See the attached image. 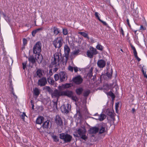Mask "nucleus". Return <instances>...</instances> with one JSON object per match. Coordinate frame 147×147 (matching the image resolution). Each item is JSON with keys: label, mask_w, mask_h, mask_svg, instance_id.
Instances as JSON below:
<instances>
[{"label": "nucleus", "mask_w": 147, "mask_h": 147, "mask_svg": "<svg viewBox=\"0 0 147 147\" xmlns=\"http://www.w3.org/2000/svg\"><path fill=\"white\" fill-rule=\"evenodd\" d=\"M54 60L51 61V65H52V67H55L53 70V71L55 72L58 69L57 67H56L59 64V61L62 57L61 54L60 52L56 53L54 54Z\"/></svg>", "instance_id": "1"}, {"label": "nucleus", "mask_w": 147, "mask_h": 147, "mask_svg": "<svg viewBox=\"0 0 147 147\" xmlns=\"http://www.w3.org/2000/svg\"><path fill=\"white\" fill-rule=\"evenodd\" d=\"M64 51L65 55L62 58L61 61L63 63L66 64L67 62L69 54L70 51V48L67 44L65 45L64 47Z\"/></svg>", "instance_id": "2"}, {"label": "nucleus", "mask_w": 147, "mask_h": 147, "mask_svg": "<svg viewBox=\"0 0 147 147\" xmlns=\"http://www.w3.org/2000/svg\"><path fill=\"white\" fill-rule=\"evenodd\" d=\"M63 40L62 37L60 36L55 38L53 41V44L55 48H60L62 45Z\"/></svg>", "instance_id": "3"}, {"label": "nucleus", "mask_w": 147, "mask_h": 147, "mask_svg": "<svg viewBox=\"0 0 147 147\" xmlns=\"http://www.w3.org/2000/svg\"><path fill=\"white\" fill-rule=\"evenodd\" d=\"M59 138L64 141L65 143L69 142L72 138L70 135L66 133H62L59 134Z\"/></svg>", "instance_id": "4"}, {"label": "nucleus", "mask_w": 147, "mask_h": 147, "mask_svg": "<svg viewBox=\"0 0 147 147\" xmlns=\"http://www.w3.org/2000/svg\"><path fill=\"white\" fill-rule=\"evenodd\" d=\"M98 53V51L96 49L93 47H90L87 51V55L89 58H92L94 55L97 54Z\"/></svg>", "instance_id": "5"}, {"label": "nucleus", "mask_w": 147, "mask_h": 147, "mask_svg": "<svg viewBox=\"0 0 147 147\" xmlns=\"http://www.w3.org/2000/svg\"><path fill=\"white\" fill-rule=\"evenodd\" d=\"M42 44L40 42H37L33 47V52L34 54H38L41 51Z\"/></svg>", "instance_id": "6"}, {"label": "nucleus", "mask_w": 147, "mask_h": 147, "mask_svg": "<svg viewBox=\"0 0 147 147\" xmlns=\"http://www.w3.org/2000/svg\"><path fill=\"white\" fill-rule=\"evenodd\" d=\"M71 106L68 103L64 104L62 105L61 110L62 112L64 113L67 114L71 110Z\"/></svg>", "instance_id": "7"}, {"label": "nucleus", "mask_w": 147, "mask_h": 147, "mask_svg": "<svg viewBox=\"0 0 147 147\" xmlns=\"http://www.w3.org/2000/svg\"><path fill=\"white\" fill-rule=\"evenodd\" d=\"M55 123L58 127H62L63 126V121L60 116L56 115L55 118Z\"/></svg>", "instance_id": "8"}, {"label": "nucleus", "mask_w": 147, "mask_h": 147, "mask_svg": "<svg viewBox=\"0 0 147 147\" xmlns=\"http://www.w3.org/2000/svg\"><path fill=\"white\" fill-rule=\"evenodd\" d=\"M73 82L76 84L79 85L81 84L83 81V79L80 75H78L72 79Z\"/></svg>", "instance_id": "9"}, {"label": "nucleus", "mask_w": 147, "mask_h": 147, "mask_svg": "<svg viewBox=\"0 0 147 147\" xmlns=\"http://www.w3.org/2000/svg\"><path fill=\"white\" fill-rule=\"evenodd\" d=\"M59 75L60 82H64L67 80V76L65 72L64 71H61L59 73Z\"/></svg>", "instance_id": "10"}, {"label": "nucleus", "mask_w": 147, "mask_h": 147, "mask_svg": "<svg viewBox=\"0 0 147 147\" xmlns=\"http://www.w3.org/2000/svg\"><path fill=\"white\" fill-rule=\"evenodd\" d=\"M47 83L46 78L45 77H42L38 80V84L40 86H43L45 85Z\"/></svg>", "instance_id": "11"}, {"label": "nucleus", "mask_w": 147, "mask_h": 147, "mask_svg": "<svg viewBox=\"0 0 147 147\" xmlns=\"http://www.w3.org/2000/svg\"><path fill=\"white\" fill-rule=\"evenodd\" d=\"M62 91H59L58 90H55L52 94V97H59L60 96H62Z\"/></svg>", "instance_id": "12"}, {"label": "nucleus", "mask_w": 147, "mask_h": 147, "mask_svg": "<svg viewBox=\"0 0 147 147\" xmlns=\"http://www.w3.org/2000/svg\"><path fill=\"white\" fill-rule=\"evenodd\" d=\"M98 131V128L96 127H93L90 128L88 130L89 134H95Z\"/></svg>", "instance_id": "13"}, {"label": "nucleus", "mask_w": 147, "mask_h": 147, "mask_svg": "<svg viewBox=\"0 0 147 147\" xmlns=\"http://www.w3.org/2000/svg\"><path fill=\"white\" fill-rule=\"evenodd\" d=\"M98 66L100 68L104 67L106 65L105 61L103 59H100L98 61L97 63Z\"/></svg>", "instance_id": "14"}, {"label": "nucleus", "mask_w": 147, "mask_h": 147, "mask_svg": "<svg viewBox=\"0 0 147 147\" xmlns=\"http://www.w3.org/2000/svg\"><path fill=\"white\" fill-rule=\"evenodd\" d=\"M130 45L132 49L133 50V53L134 56L136 59L138 61H139L141 60V59L138 56V54L136 50L135 47L131 43L130 44Z\"/></svg>", "instance_id": "15"}, {"label": "nucleus", "mask_w": 147, "mask_h": 147, "mask_svg": "<svg viewBox=\"0 0 147 147\" xmlns=\"http://www.w3.org/2000/svg\"><path fill=\"white\" fill-rule=\"evenodd\" d=\"M98 128L99 134H102L105 132L106 130L105 126L102 124H100L98 125Z\"/></svg>", "instance_id": "16"}, {"label": "nucleus", "mask_w": 147, "mask_h": 147, "mask_svg": "<svg viewBox=\"0 0 147 147\" xmlns=\"http://www.w3.org/2000/svg\"><path fill=\"white\" fill-rule=\"evenodd\" d=\"M62 96H67L69 97H71L73 95V93L71 91L66 90L65 91H62Z\"/></svg>", "instance_id": "17"}, {"label": "nucleus", "mask_w": 147, "mask_h": 147, "mask_svg": "<svg viewBox=\"0 0 147 147\" xmlns=\"http://www.w3.org/2000/svg\"><path fill=\"white\" fill-rule=\"evenodd\" d=\"M86 130L84 126L81 127L80 128L78 129L77 130L78 133L80 136L83 134H86Z\"/></svg>", "instance_id": "18"}, {"label": "nucleus", "mask_w": 147, "mask_h": 147, "mask_svg": "<svg viewBox=\"0 0 147 147\" xmlns=\"http://www.w3.org/2000/svg\"><path fill=\"white\" fill-rule=\"evenodd\" d=\"M42 76V70L40 69H38L36 71V73L34 75L35 77L40 78Z\"/></svg>", "instance_id": "19"}, {"label": "nucleus", "mask_w": 147, "mask_h": 147, "mask_svg": "<svg viewBox=\"0 0 147 147\" xmlns=\"http://www.w3.org/2000/svg\"><path fill=\"white\" fill-rule=\"evenodd\" d=\"M92 118L96 120H99L100 121H101L105 119V116L102 113L100 115H98V118H94L93 117Z\"/></svg>", "instance_id": "20"}, {"label": "nucleus", "mask_w": 147, "mask_h": 147, "mask_svg": "<svg viewBox=\"0 0 147 147\" xmlns=\"http://www.w3.org/2000/svg\"><path fill=\"white\" fill-rule=\"evenodd\" d=\"M79 52L80 50L79 49L74 51L71 53L70 56V58L72 59L75 57L76 56L78 55Z\"/></svg>", "instance_id": "21"}, {"label": "nucleus", "mask_w": 147, "mask_h": 147, "mask_svg": "<svg viewBox=\"0 0 147 147\" xmlns=\"http://www.w3.org/2000/svg\"><path fill=\"white\" fill-rule=\"evenodd\" d=\"M50 125V121L47 120L44 122L42 125V127L44 129H48Z\"/></svg>", "instance_id": "22"}, {"label": "nucleus", "mask_w": 147, "mask_h": 147, "mask_svg": "<svg viewBox=\"0 0 147 147\" xmlns=\"http://www.w3.org/2000/svg\"><path fill=\"white\" fill-rule=\"evenodd\" d=\"M44 118L43 117L40 116L38 117L36 119V123L38 124H41L42 122L44 121Z\"/></svg>", "instance_id": "23"}, {"label": "nucleus", "mask_w": 147, "mask_h": 147, "mask_svg": "<svg viewBox=\"0 0 147 147\" xmlns=\"http://www.w3.org/2000/svg\"><path fill=\"white\" fill-rule=\"evenodd\" d=\"M106 90H104V92L107 95L111 96L113 99H114L115 97V95L111 91H110L109 92H106L105 91Z\"/></svg>", "instance_id": "24"}, {"label": "nucleus", "mask_w": 147, "mask_h": 147, "mask_svg": "<svg viewBox=\"0 0 147 147\" xmlns=\"http://www.w3.org/2000/svg\"><path fill=\"white\" fill-rule=\"evenodd\" d=\"M111 84H106L103 87V91L105 89L106 90L105 91L106 92H108L109 90L111 89Z\"/></svg>", "instance_id": "25"}, {"label": "nucleus", "mask_w": 147, "mask_h": 147, "mask_svg": "<svg viewBox=\"0 0 147 147\" xmlns=\"http://www.w3.org/2000/svg\"><path fill=\"white\" fill-rule=\"evenodd\" d=\"M134 7H132V6L131 8L132 9L131 12H132V15L134 17H136L138 15V11L137 10H135L134 9Z\"/></svg>", "instance_id": "26"}, {"label": "nucleus", "mask_w": 147, "mask_h": 147, "mask_svg": "<svg viewBox=\"0 0 147 147\" xmlns=\"http://www.w3.org/2000/svg\"><path fill=\"white\" fill-rule=\"evenodd\" d=\"M63 88L64 89L68 88L72 86V85L71 83H66L62 84Z\"/></svg>", "instance_id": "27"}, {"label": "nucleus", "mask_w": 147, "mask_h": 147, "mask_svg": "<svg viewBox=\"0 0 147 147\" xmlns=\"http://www.w3.org/2000/svg\"><path fill=\"white\" fill-rule=\"evenodd\" d=\"M107 115L110 116L111 118H113L114 117V113L110 111V110H107Z\"/></svg>", "instance_id": "28"}, {"label": "nucleus", "mask_w": 147, "mask_h": 147, "mask_svg": "<svg viewBox=\"0 0 147 147\" xmlns=\"http://www.w3.org/2000/svg\"><path fill=\"white\" fill-rule=\"evenodd\" d=\"M78 34H80L85 38H86L88 39H89V38L88 34L84 32H78Z\"/></svg>", "instance_id": "29"}, {"label": "nucleus", "mask_w": 147, "mask_h": 147, "mask_svg": "<svg viewBox=\"0 0 147 147\" xmlns=\"http://www.w3.org/2000/svg\"><path fill=\"white\" fill-rule=\"evenodd\" d=\"M83 90L82 88H77L76 90V94L79 95L81 94Z\"/></svg>", "instance_id": "30"}, {"label": "nucleus", "mask_w": 147, "mask_h": 147, "mask_svg": "<svg viewBox=\"0 0 147 147\" xmlns=\"http://www.w3.org/2000/svg\"><path fill=\"white\" fill-rule=\"evenodd\" d=\"M113 70L112 69H111L110 72L107 71L106 73V75L109 78H111L112 75Z\"/></svg>", "instance_id": "31"}, {"label": "nucleus", "mask_w": 147, "mask_h": 147, "mask_svg": "<svg viewBox=\"0 0 147 147\" xmlns=\"http://www.w3.org/2000/svg\"><path fill=\"white\" fill-rule=\"evenodd\" d=\"M53 28V32L54 34L56 35H57L60 32V31L59 30V29L55 26Z\"/></svg>", "instance_id": "32"}, {"label": "nucleus", "mask_w": 147, "mask_h": 147, "mask_svg": "<svg viewBox=\"0 0 147 147\" xmlns=\"http://www.w3.org/2000/svg\"><path fill=\"white\" fill-rule=\"evenodd\" d=\"M28 59L29 61L33 64L35 62V59L34 57L32 56H30Z\"/></svg>", "instance_id": "33"}, {"label": "nucleus", "mask_w": 147, "mask_h": 147, "mask_svg": "<svg viewBox=\"0 0 147 147\" xmlns=\"http://www.w3.org/2000/svg\"><path fill=\"white\" fill-rule=\"evenodd\" d=\"M51 137L53 139L54 142H57L59 141V138L53 134L51 135Z\"/></svg>", "instance_id": "34"}, {"label": "nucleus", "mask_w": 147, "mask_h": 147, "mask_svg": "<svg viewBox=\"0 0 147 147\" xmlns=\"http://www.w3.org/2000/svg\"><path fill=\"white\" fill-rule=\"evenodd\" d=\"M34 92L35 95L38 96L40 93L39 90L37 88H35L34 90Z\"/></svg>", "instance_id": "35"}, {"label": "nucleus", "mask_w": 147, "mask_h": 147, "mask_svg": "<svg viewBox=\"0 0 147 147\" xmlns=\"http://www.w3.org/2000/svg\"><path fill=\"white\" fill-rule=\"evenodd\" d=\"M47 80L48 82L50 84H51L52 85H53L54 84L55 81L53 79L50 78H48Z\"/></svg>", "instance_id": "36"}, {"label": "nucleus", "mask_w": 147, "mask_h": 147, "mask_svg": "<svg viewBox=\"0 0 147 147\" xmlns=\"http://www.w3.org/2000/svg\"><path fill=\"white\" fill-rule=\"evenodd\" d=\"M11 83H12V82L10 81V84L11 85L10 87H11V89L12 90V93L13 96H14V98H15V99L16 100V99H17V96L15 94V93L13 91V87L11 86Z\"/></svg>", "instance_id": "37"}, {"label": "nucleus", "mask_w": 147, "mask_h": 147, "mask_svg": "<svg viewBox=\"0 0 147 147\" xmlns=\"http://www.w3.org/2000/svg\"><path fill=\"white\" fill-rule=\"evenodd\" d=\"M96 48L98 50L101 51H102L103 50L104 47L103 46H102L100 44H98L96 46Z\"/></svg>", "instance_id": "38"}, {"label": "nucleus", "mask_w": 147, "mask_h": 147, "mask_svg": "<svg viewBox=\"0 0 147 147\" xmlns=\"http://www.w3.org/2000/svg\"><path fill=\"white\" fill-rule=\"evenodd\" d=\"M134 40L135 42L136 43L137 45H138L139 44V42L138 41V39L137 35L136 34H135V37L134 38Z\"/></svg>", "instance_id": "39"}, {"label": "nucleus", "mask_w": 147, "mask_h": 147, "mask_svg": "<svg viewBox=\"0 0 147 147\" xmlns=\"http://www.w3.org/2000/svg\"><path fill=\"white\" fill-rule=\"evenodd\" d=\"M92 68H91L88 74V75L89 77H91V76H92Z\"/></svg>", "instance_id": "40"}, {"label": "nucleus", "mask_w": 147, "mask_h": 147, "mask_svg": "<svg viewBox=\"0 0 147 147\" xmlns=\"http://www.w3.org/2000/svg\"><path fill=\"white\" fill-rule=\"evenodd\" d=\"M81 138L83 140H86L87 139V137L86 136L85 134H83L80 136Z\"/></svg>", "instance_id": "41"}, {"label": "nucleus", "mask_w": 147, "mask_h": 147, "mask_svg": "<svg viewBox=\"0 0 147 147\" xmlns=\"http://www.w3.org/2000/svg\"><path fill=\"white\" fill-rule=\"evenodd\" d=\"M90 91L89 90H87L85 91L83 94L84 96H88L90 93Z\"/></svg>", "instance_id": "42"}, {"label": "nucleus", "mask_w": 147, "mask_h": 147, "mask_svg": "<svg viewBox=\"0 0 147 147\" xmlns=\"http://www.w3.org/2000/svg\"><path fill=\"white\" fill-rule=\"evenodd\" d=\"M70 98H71V99L75 102H76L78 100L77 97L76 96H74L73 95Z\"/></svg>", "instance_id": "43"}, {"label": "nucleus", "mask_w": 147, "mask_h": 147, "mask_svg": "<svg viewBox=\"0 0 147 147\" xmlns=\"http://www.w3.org/2000/svg\"><path fill=\"white\" fill-rule=\"evenodd\" d=\"M95 16L96 17L99 21L100 20H101L100 19V17L99 16L100 15V14H99V13L97 12H95Z\"/></svg>", "instance_id": "44"}, {"label": "nucleus", "mask_w": 147, "mask_h": 147, "mask_svg": "<svg viewBox=\"0 0 147 147\" xmlns=\"http://www.w3.org/2000/svg\"><path fill=\"white\" fill-rule=\"evenodd\" d=\"M54 78L55 81H57L59 79V74H56L54 75Z\"/></svg>", "instance_id": "45"}, {"label": "nucleus", "mask_w": 147, "mask_h": 147, "mask_svg": "<svg viewBox=\"0 0 147 147\" xmlns=\"http://www.w3.org/2000/svg\"><path fill=\"white\" fill-rule=\"evenodd\" d=\"M39 57H40V55H38V56L37 57L38 59H36V60H37L38 62V63H41L42 61V57H40V59H39Z\"/></svg>", "instance_id": "46"}, {"label": "nucleus", "mask_w": 147, "mask_h": 147, "mask_svg": "<svg viewBox=\"0 0 147 147\" xmlns=\"http://www.w3.org/2000/svg\"><path fill=\"white\" fill-rule=\"evenodd\" d=\"M63 32L64 35H66L68 33L67 30L65 28L63 29Z\"/></svg>", "instance_id": "47"}, {"label": "nucleus", "mask_w": 147, "mask_h": 147, "mask_svg": "<svg viewBox=\"0 0 147 147\" xmlns=\"http://www.w3.org/2000/svg\"><path fill=\"white\" fill-rule=\"evenodd\" d=\"M25 116H26V113L24 112H23L21 115V118L24 120Z\"/></svg>", "instance_id": "48"}, {"label": "nucleus", "mask_w": 147, "mask_h": 147, "mask_svg": "<svg viewBox=\"0 0 147 147\" xmlns=\"http://www.w3.org/2000/svg\"><path fill=\"white\" fill-rule=\"evenodd\" d=\"M99 21L101 22L102 23L103 25L105 26H107L108 25V24L105 22L101 20H99Z\"/></svg>", "instance_id": "49"}, {"label": "nucleus", "mask_w": 147, "mask_h": 147, "mask_svg": "<svg viewBox=\"0 0 147 147\" xmlns=\"http://www.w3.org/2000/svg\"><path fill=\"white\" fill-rule=\"evenodd\" d=\"M119 102H117L115 103V109L117 111V110L118 109V108L119 107Z\"/></svg>", "instance_id": "50"}, {"label": "nucleus", "mask_w": 147, "mask_h": 147, "mask_svg": "<svg viewBox=\"0 0 147 147\" xmlns=\"http://www.w3.org/2000/svg\"><path fill=\"white\" fill-rule=\"evenodd\" d=\"M26 62H24L22 63L23 65V69H25V68L26 67Z\"/></svg>", "instance_id": "51"}, {"label": "nucleus", "mask_w": 147, "mask_h": 147, "mask_svg": "<svg viewBox=\"0 0 147 147\" xmlns=\"http://www.w3.org/2000/svg\"><path fill=\"white\" fill-rule=\"evenodd\" d=\"M142 71L143 74L146 73V69L143 67L142 68Z\"/></svg>", "instance_id": "52"}, {"label": "nucleus", "mask_w": 147, "mask_h": 147, "mask_svg": "<svg viewBox=\"0 0 147 147\" xmlns=\"http://www.w3.org/2000/svg\"><path fill=\"white\" fill-rule=\"evenodd\" d=\"M68 69L69 71L72 72L73 71V67H72L70 65H69L68 67Z\"/></svg>", "instance_id": "53"}, {"label": "nucleus", "mask_w": 147, "mask_h": 147, "mask_svg": "<svg viewBox=\"0 0 147 147\" xmlns=\"http://www.w3.org/2000/svg\"><path fill=\"white\" fill-rule=\"evenodd\" d=\"M120 32L121 33V34H122V35L123 36H124V32L123 31V30L122 28L121 27L120 28Z\"/></svg>", "instance_id": "54"}, {"label": "nucleus", "mask_w": 147, "mask_h": 147, "mask_svg": "<svg viewBox=\"0 0 147 147\" xmlns=\"http://www.w3.org/2000/svg\"><path fill=\"white\" fill-rule=\"evenodd\" d=\"M58 88L59 90V91H61V90H62V88H63L62 84L61 86H59Z\"/></svg>", "instance_id": "55"}, {"label": "nucleus", "mask_w": 147, "mask_h": 147, "mask_svg": "<svg viewBox=\"0 0 147 147\" xmlns=\"http://www.w3.org/2000/svg\"><path fill=\"white\" fill-rule=\"evenodd\" d=\"M74 69L75 72H77L78 71V68L77 67H74Z\"/></svg>", "instance_id": "56"}, {"label": "nucleus", "mask_w": 147, "mask_h": 147, "mask_svg": "<svg viewBox=\"0 0 147 147\" xmlns=\"http://www.w3.org/2000/svg\"><path fill=\"white\" fill-rule=\"evenodd\" d=\"M140 29L142 30H144L146 29V28L144 27L142 25H141Z\"/></svg>", "instance_id": "57"}, {"label": "nucleus", "mask_w": 147, "mask_h": 147, "mask_svg": "<svg viewBox=\"0 0 147 147\" xmlns=\"http://www.w3.org/2000/svg\"><path fill=\"white\" fill-rule=\"evenodd\" d=\"M49 74L50 76H51L53 75L52 71V69L49 70Z\"/></svg>", "instance_id": "58"}, {"label": "nucleus", "mask_w": 147, "mask_h": 147, "mask_svg": "<svg viewBox=\"0 0 147 147\" xmlns=\"http://www.w3.org/2000/svg\"><path fill=\"white\" fill-rule=\"evenodd\" d=\"M126 21H127V24L128 25V26L129 27H131V25L129 24V20L128 19H127V20H126Z\"/></svg>", "instance_id": "59"}, {"label": "nucleus", "mask_w": 147, "mask_h": 147, "mask_svg": "<svg viewBox=\"0 0 147 147\" xmlns=\"http://www.w3.org/2000/svg\"><path fill=\"white\" fill-rule=\"evenodd\" d=\"M27 42V40L25 38H24L23 39V42L24 44L26 43Z\"/></svg>", "instance_id": "60"}, {"label": "nucleus", "mask_w": 147, "mask_h": 147, "mask_svg": "<svg viewBox=\"0 0 147 147\" xmlns=\"http://www.w3.org/2000/svg\"><path fill=\"white\" fill-rule=\"evenodd\" d=\"M43 29V28L42 27H40L39 28H38L36 29L37 31L38 32L40 30H42Z\"/></svg>", "instance_id": "61"}, {"label": "nucleus", "mask_w": 147, "mask_h": 147, "mask_svg": "<svg viewBox=\"0 0 147 147\" xmlns=\"http://www.w3.org/2000/svg\"><path fill=\"white\" fill-rule=\"evenodd\" d=\"M32 36H34L36 34V33L35 32H34V30H33L32 32Z\"/></svg>", "instance_id": "62"}, {"label": "nucleus", "mask_w": 147, "mask_h": 147, "mask_svg": "<svg viewBox=\"0 0 147 147\" xmlns=\"http://www.w3.org/2000/svg\"><path fill=\"white\" fill-rule=\"evenodd\" d=\"M131 110L132 112L134 113L135 111V109L134 108H133Z\"/></svg>", "instance_id": "63"}, {"label": "nucleus", "mask_w": 147, "mask_h": 147, "mask_svg": "<svg viewBox=\"0 0 147 147\" xmlns=\"http://www.w3.org/2000/svg\"><path fill=\"white\" fill-rule=\"evenodd\" d=\"M143 75H144V77L145 78H147V75L146 74V73L143 74Z\"/></svg>", "instance_id": "64"}]
</instances>
